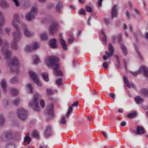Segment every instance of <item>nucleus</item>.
<instances>
[{
  "label": "nucleus",
  "instance_id": "obj_1",
  "mask_svg": "<svg viewBox=\"0 0 148 148\" xmlns=\"http://www.w3.org/2000/svg\"><path fill=\"white\" fill-rule=\"evenodd\" d=\"M59 61V58L52 56H50L47 60H46L45 62L47 66L52 68L54 73L56 75L62 76L63 73L60 70V65L58 63Z\"/></svg>",
  "mask_w": 148,
  "mask_h": 148
},
{
  "label": "nucleus",
  "instance_id": "obj_2",
  "mask_svg": "<svg viewBox=\"0 0 148 148\" xmlns=\"http://www.w3.org/2000/svg\"><path fill=\"white\" fill-rule=\"evenodd\" d=\"M9 64L12 66L10 67L11 71L14 72L17 74L19 73V70L18 68L19 66L18 60L16 57H14L12 61L9 63Z\"/></svg>",
  "mask_w": 148,
  "mask_h": 148
},
{
  "label": "nucleus",
  "instance_id": "obj_3",
  "mask_svg": "<svg viewBox=\"0 0 148 148\" xmlns=\"http://www.w3.org/2000/svg\"><path fill=\"white\" fill-rule=\"evenodd\" d=\"M53 107V105L51 104L47 106L45 110V114L50 116L49 117L46 119V120L47 122H49L50 119L53 118L54 114Z\"/></svg>",
  "mask_w": 148,
  "mask_h": 148
},
{
  "label": "nucleus",
  "instance_id": "obj_4",
  "mask_svg": "<svg viewBox=\"0 0 148 148\" xmlns=\"http://www.w3.org/2000/svg\"><path fill=\"white\" fill-rule=\"evenodd\" d=\"M13 35L14 36V41L12 44V47L13 49L16 50L18 48L16 43L21 38V34L20 32H15Z\"/></svg>",
  "mask_w": 148,
  "mask_h": 148
},
{
  "label": "nucleus",
  "instance_id": "obj_5",
  "mask_svg": "<svg viewBox=\"0 0 148 148\" xmlns=\"http://www.w3.org/2000/svg\"><path fill=\"white\" fill-rule=\"evenodd\" d=\"M28 112L24 108H20L17 111L18 116L22 120H24L27 118L28 115Z\"/></svg>",
  "mask_w": 148,
  "mask_h": 148
},
{
  "label": "nucleus",
  "instance_id": "obj_6",
  "mask_svg": "<svg viewBox=\"0 0 148 148\" xmlns=\"http://www.w3.org/2000/svg\"><path fill=\"white\" fill-rule=\"evenodd\" d=\"M37 9L35 7L32 8L30 12L26 15V18L27 20L30 21L34 19L37 13Z\"/></svg>",
  "mask_w": 148,
  "mask_h": 148
},
{
  "label": "nucleus",
  "instance_id": "obj_7",
  "mask_svg": "<svg viewBox=\"0 0 148 148\" xmlns=\"http://www.w3.org/2000/svg\"><path fill=\"white\" fill-rule=\"evenodd\" d=\"M39 47L40 45L39 43L37 42H35L32 43L31 45H26L25 50L26 52H28L35 50L39 48Z\"/></svg>",
  "mask_w": 148,
  "mask_h": 148
},
{
  "label": "nucleus",
  "instance_id": "obj_8",
  "mask_svg": "<svg viewBox=\"0 0 148 148\" xmlns=\"http://www.w3.org/2000/svg\"><path fill=\"white\" fill-rule=\"evenodd\" d=\"M29 73L31 78L37 85L40 86H42V84L38 79L37 75L34 71L32 70L30 71H29Z\"/></svg>",
  "mask_w": 148,
  "mask_h": 148
},
{
  "label": "nucleus",
  "instance_id": "obj_9",
  "mask_svg": "<svg viewBox=\"0 0 148 148\" xmlns=\"http://www.w3.org/2000/svg\"><path fill=\"white\" fill-rule=\"evenodd\" d=\"M108 49L109 52L107 51H105V52L107 56L104 55L103 56V58L105 60H107L108 58L112 57L113 54L114 49L111 43H109L108 44Z\"/></svg>",
  "mask_w": 148,
  "mask_h": 148
},
{
  "label": "nucleus",
  "instance_id": "obj_10",
  "mask_svg": "<svg viewBox=\"0 0 148 148\" xmlns=\"http://www.w3.org/2000/svg\"><path fill=\"white\" fill-rule=\"evenodd\" d=\"M133 34L135 38L136 39V43H134V45L135 47V49L136 52L138 53V55L139 57L141 59V60H143V58L141 55L140 53V51H139L138 50V46L139 45V42L138 40V36L137 34H136L134 32H133Z\"/></svg>",
  "mask_w": 148,
  "mask_h": 148
},
{
  "label": "nucleus",
  "instance_id": "obj_11",
  "mask_svg": "<svg viewBox=\"0 0 148 148\" xmlns=\"http://www.w3.org/2000/svg\"><path fill=\"white\" fill-rule=\"evenodd\" d=\"M58 24L55 22L52 23L49 29V35L53 36L55 32L57 31L58 29Z\"/></svg>",
  "mask_w": 148,
  "mask_h": 148
},
{
  "label": "nucleus",
  "instance_id": "obj_12",
  "mask_svg": "<svg viewBox=\"0 0 148 148\" xmlns=\"http://www.w3.org/2000/svg\"><path fill=\"white\" fill-rule=\"evenodd\" d=\"M15 22L19 23L20 21L19 19V17L18 14H16L14 16V20L12 22V23L13 26L16 29V32H20L19 30V27L18 25Z\"/></svg>",
  "mask_w": 148,
  "mask_h": 148
},
{
  "label": "nucleus",
  "instance_id": "obj_13",
  "mask_svg": "<svg viewBox=\"0 0 148 148\" xmlns=\"http://www.w3.org/2000/svg\"><path fill=\"white\" fill-rule=\"evenodd\" d=\"M2 139L5 141H8L12 137V134L7 132H5L2 134Z\"/></svg>",
  "mask_w": 148,
  "mask_h": 148
},
{
  "label": "nucleus",
  "instance_id": "obj_14",
  "mask_svg": "<svg viewBox=\"0 0 148 148\" xmlns=\"http://www.w3.org/2000/svg\"><path fill=\"white\" fill-rule=\"evenodd\" d=\"M53 135L52 129L51 126L48 125L46 127L44 132V136L47 138Z\"/></svg>",
  "mask_w": 148,
  "mask_h": 148
},
{
  "label": "nucleus",
  "instance_id": "obj_15",
  "mask_svg": "<svg viewBox=\"0 0 148 148\" xmlns=\"http://www.w3.org/2000/svg\"><path fill=\"white\" fill-rule=\"evenodd\" d=\"M28 106L36 111L39 112L40 110L38 102H30L28 104Z\"/></svg>",
  "mask_w": 148,
  "mask_h": 148
},
{
  "label": "nucleus",
  "instance_id": "obj_16",
  "mask_svg": "<svg viewBox=\"0 0 148 148\" xmlns=\"http://www.w3.org/2000/svg\"><path fill=\"white\" fill-rule=\"evenodd\" d=\"M118 8L116 4H114L112 7L111 13V18H113L117 17L118 13Z\"/></svg>",
  "mask_w": 148,
  "mask_h": 148
},
{
  "label": "nucleus",
  "instance_id": "obj_17",
  "mask_svg": "<svg viewBox=\"0 0 148 148\" xmlns=\"http://www.w3.org/2000/svg\"><path fill=\"white\" fill-rule=\"evenodd\" d=\"M1 84L4 93L7 92V83L5 79H2L1 82Z\"/></svg>",
  "mask_w": 148,
  "mask_h": 148
},
{
  "label": "nucleus",
  "instance_id": "obj_18",
  "mask_svg": "<svg viewBox=\"0 0 148 148\" xmlns=\"http://www.w3.org/2000/svg\"><path fill=\"white\" fill-rule=\"evenodd\" d=\"M49 45L52 48L55 49L58 47L56 44V40L55 38L50 40Z\"/></svg>",
  "mask_w": 148,
  "mask_h": 148
},
{
  "label": "nucleus",
  "instance_id": "obj_19",
  "mask_svg": "<svg viewBox=\"0 0 148 148\" xmlns=\"http://www.w3.org/2000/svg\"><path fill=\"white\" fill-rule=\"evenodd\" d=\"M136 131L138 134H142L145 133V129L142 126H138L136 127Z\"/></svg>",
  "mask_w": 148,
  "mask_h": 148
},
{
  "label": "nucleus",
  "instance_id": "obj_20",
  "mask_svg": "<svg viewBox=\"0 0 148 148\" xmlns=\"http://www.w3.org/2000/svg\"><path fill=\"white\" fill-rule=\"evenodd\" d=\"M0 6L3 8H6L9 7L8 3L6 0H1L0 2Z\"/></svg>",
  "mask_w": 148,
  "mask_h": 148
},
{
  "label": "nucleus",
  "instance_id": "obj_21",
  "mask_svg": "<svg viewBox=\"0 0 148 148\" xmlns=\"http://www.w3.org/2000/svg\"><path fill=\"white\" fill-rule=\"evenodd\" d=\"M62 8V4L59 2L55 7V11L58 13H60Z\"/></svg>",
  "mask_w": 148,
  "mask_h": 148
},
{
  "label": "nucleus",
  "instance_id": "obj_22",
  "mask_svg": "<svg viewBox=\"0 0 148 148\" xmlns=\"http://www.w3.org/2000/svg\"><path fill=\"white\" fill-rule=\"evenodd\" d=\"M140 94L146 97H148V90L146 88H143L140 90Z\"/></svg>",
  "mask_w": 148,
  "mask_h": 148
},
{
  "label": "nucleus",
  "instance_id": "obj_23",
  "mask_svg": "<svg viewBox=\"0 0 148 148\" xmlns=\"http://www.w3.org/2000/svg\"><path fill=\"white\" fill-rule=\"evenodd\" d=\"M41 95L38 93L34 95L32 102H39V101Z\"/></svg>",
  "mask_w": 148,
  "mask_h": 148
},
{
  "label": "nucleus",
  "instance_id": "obj_24",
  "mask_svg": "<svg viewBox=\"0 0 148 148\" xmlns=\"http://www.w3.org/2000/svg\"><path fill=\"white\" fill-rule=\"evenodd\" d=\"M140 68H141V71H143L145 75L147 77H148V68L144 65H142Z\"/></svg>",
  "mask_w": 148,
  "mask_h": 148
},
{
  "label": "nucleus",
  "instance_id": "obj_25",
  "mask_svg": "<svg viewBox=\"0 0 148 148\" xmlns=\"http://www.w3.org/2000/svg\"><path fill=\"white\" fill-rule=\"evenodd\" d=\"M11 51L6 50L4 52V54L5 55V59L6 60H8L10 59V56L11 55Z\"/></svg>",
  "mask_w": 148,
  "mask_h": 148
},
{
  "label": "nucleus",
  "instance_id": "obj_26",
  "mask_svg": "<svg viewBox=\"0 0 148 148\" xmlns=\"http://www.w3.org/2000/svg\"><path fill=\"white\" fill-rule=\"evenodd\" d=\"M60 42L63 49L64 50L67 49V47L66 42L62 38L60 39Z\"/></svg>",
  "mask_w": 148,
  "mask_h": 148
},
{
  "label": "nucleus",
  "instance_id": "obj_27",
  "mask_svg": "<svg viewBox=\"0 0 148 148\" xmlns=\"http://www.w3.org/2000/svg\"><path fill=\"white\" fill-rule=\"evenodd\" d=\"M137 115V113L136 111L132 112L129 113L127 114V116L130 118H132L136 117Z\"/></svg>",
  "mask_w": 148,
  "mask_h": 148
},
{
  "label": "nucleus",
  "instance_id": "obj_28",
  "mask_svg": "<svg viewBox=\"0 0 148 148\" xmlns=\"http://www.w3.org/2000/svg\"><path fill=\"white\" fill-rule=\"evenodd\" d=\"M120 46L123 54L125 56L126 55L127 53V51L126 47L124 44H122Z\"/></svg>",
  "mask_w": 148,
  "mask_h": 148
},
{
  "label": "nucleus",
  "instance_id": "obj_29",
  "mask_svg": "<svg viewBox=\"0 0 148 148\" xmlns=\"http://www.w3.org/2000/svg\"><path fill=\"white\" fill-rule=\"evenodd\" d=\"M123 79L124 82L126 84L127 86L129 88H131V85L130 84L128 80L127 77L124 75L123 76Z\"/></svg>",
  "mask_w": 148,
  "mask_h": 148
},
{
  "label": "nucleus",
  "instance_id": "obj_30",
  "mask_svg": "<svg viewBox=\"0 0 148 148\" xmlns=\"http://www.w3.org/2000/svg\"><path fill=\"white\" fill-rule=\"evenodd\" d=\"M47 94L48 95V98L50 100H51L52 99V97L50 95H51L53 94L54 92L51 90L49 89H47L46 90Z\"/></svg>",
  "mask_w": 148,
  "mask_h": 148
},
{
  "label": "nucleus",
  "instance_id": "obj_31",
  "mask_svg": "<svg viewBox=\"0 0 148 148\" xmlns=\"http://www.w3.org/2000/svg\"><path fill=\"white\" fill-rule=\"evenodd\" d=\"M117 39L118 42L120 44V46L122 44H124L123 43V41L121 36V33L119 34L117 36Z\"/></svg>",
  "mask_w": 148,
  "mask_h": 148
},
{
  "label": "nucleus",
  "instance_id": "obj_32",
  "mask_svg": "<svg viewBox=\"0 0 148 148\" xmlns=\"http://www.w3.org/2000/svg\"><path fill=\"white\" fill-rule=\"evenodd\" d=\"M141 68H140V67L138 70L137 71L133 72L130 71V72L132 75L134 76H137L139 74L141 73L142 71H141Z\"/></svg>",
  "mask_w": 148,
  "mask_h": 148
},
{
  "label": "nucleus",
  "instance_id": "obj_33",
  "mask_svg": "<svg viewBox=\"0 0 148 148\" xmlns=\"http://www.w3.org/2000/svg\"><path fill=\"white\" fill-rule=\"evenodd\" d=\"M29 133H27L26 135V136L24 138V140L23 144L25 145L26 144L25 143V142H28V144H29L31 140V138L29 136Z\"/></svg>",
  "mask_w": 148,
  "mask_h": 148
},
{
  "label": "nucleus",
  "instance_id": "obj_34",
  "mask_svg": "<svg viewBox=\"0 0 148 148\" xmlns=\"http://www.w3.org/2000/svg\"><path fill=\"white\" fill-rule=\"evenodd\" d=\"M18 79L17 77L15 76L12 77L10 80V82L13 84L18 83Z\"/></svg>",
  "mask_w": 148,
  "mask_h": 148
},
{
  "label": "nucleus",
  "instance_id": "obj_35",
  "mask_svg": "<svg viewBox=\"0 0 148 148\" xmlns=\"http://www.w3.org/2000/svg\"><path fill=\"white\" fill-rule=\"evenodd\" d=\"M115 57L116 58V62L115 63V64L117 68L119 69L120 68V62L119 60V57L117 55H115Z\"/></svg>",
  "mask_w": 148,
  "mask_h": 148
},
{
  "label": "nucleus",
  "instance_id": "obj_36",
  "mask_svg": "<svg viewBox=\"0 0 148 148\" xmlns=\"http://www.w3.org/2000/svg\"><path fill=\"white\" fill-rule=\"evenodd\" d=\"M10 92L14 96H16L18 94V90L16 89L11 88Z\"/></svg>",
  "mask_w": 148,
  "mask_h": 148
},
{
  "label": "nucleus",
  "instance_id": "obj_37",
  "mask_svg": "<svg viewBox=\"0 0 148 148\" xmlns=\"http://www.w3.org/2000/svg\"><path fill=\"white\" fill-rule=\"evenodd\" d=\"M42 78L45 81H49V79L48 77V74L47 73H42Z\"/></svg>",
  "mask_w": 148,
  "mask_h": 148
},
{
  "label": "nucleus",
  "instance_id": "obj_38",
  "mask_svg": "<svg viewBox=\"0 0 148 148\" xmlns=\"http://www.w3.org/2000/svg\"><path fill=\"white\" fill-rule=\"evenodd\" d=\"M40 36L42 40H46L48 38V34L46 33H44L41 34Z\"/></svg>",
  "mask_w": 148,
  "mask_h": 148
},
{
  "label": "nucleus",
  "instance_id": "obj_39",
  "mask_svg": "<svg viewBox=\"0 0 148 148\" xmlns=\"http://www.w3.org/2000/svg\"><path fill=\"white\" fill-rule=\"evenodd\" d=\"M33 58L34 59V64H38L40 61V59L36 55H33Z\"/></svg>",
  "mask_w": 148,
  "mask_h": 148
},
{
  "label": "nucleus",
  "instance_id": "obj_40",
  "mask_svg": "<svg viewBox=\"0 0 148 148\" xmlns=\"http://www.w3.org/2000/svg\"><path fill=\"white\" fill-rule=\"evenodd\" d=\"M5 118L2 115H0V125L1 126L4 125L5 122Z\"/></svg>",
  "mask_w": 148,
  "mask_h": 148
},
{
  "label": "nucleus",
  "instance_id": "obj_41",
  "mask_svg": "<svg viewBox=\"0 0 148 148\" xmlns=\"http://www.w3.org/2000/svg\"><path fill=\"white\" fill-rule=\"evenodd\" d=\"M27 89L28 92L29 93H32L33 92V89L32 85L31 84H29L27 85Z\"/></svg>",
  "mask_w": 148,
  "mask_h": 148
},
{
  "label": "nucleus",
  "instance_id": "obj_42",
  "mask_svg": "<svg viewBox=\"0 0 148 148\" xmlns=\"http://www.w3.org/2000/svg\"><path fill=\"white\" fill-rule=\"evenodd\" d=\"M134 100L135 102H143L144 101L143 98L139 96L135 97L134 98Z\"/></svg>",
  "mask_w": 148,
  "mask_h": 148
},
{
  "label": "nucleus",
  "instance_id": "obj_43",
  "mask_svg": "<svg viewBox=\"0 0 148 148\" xmlns=\"http://www.w3.org/2000/svg\"><path fill=\"white\" fill-rule=\"evenodd\" d=\"M24 34L27 37H30L32 36L27 28H26L25 30Z\"/></svg>",
  "mask_w": 148,
  "mask_h": 148
},
{
  "label": "nucleus",
  "instance_id": "obj_44",
  "mask_svg": "<svg viewBox=\"0 0 148 148\" xmlns=\"http://www.w3.org/2000/svg\"><path fill=\"white\" fill-rule=\"evenodd\" d=\"M15 145L13 143H9L6 145V148H14Z\"/></svg>",
  "mask_w": 148,
  "mask_h": 148
},
{
  "label": "nucleus",
  "instance_id": "obj_45",
  "mask_svg": "<svg viewBox=\"0 0 148 148\" xmlns=\"http://www.w3.org/2000/svg\"><path fill=\"white\" fill-rule=\"evenodd\" d=\"M73 107H71L70 106L68 110L66 115V117L68 118L69 117V115L71 114V112L73 111Z\"/></svg>",
  "mask_w": 148,
  "mask_h": 148
},
{
  "label": "nucleus",
  "instance_id": "obj_46",
  "mask_svg": "<svg viewBox=\"0 0 148 148\" xmlns=\"http://www.w3.org/2000/svg\"><path fill=\"white\" fill-rule=\"evenodd\" d=\"M62 79L60 78L58 79L56 81V84L59 86H61L62 84Z\"/></svg>",
  "mask_w": 148,
  "mask_h": 148
},
{
  "label": "nucleus",
  "instance_id": "obj_47",
  "mask_svg": "<svg viewBox=\"0 0 148 148\" xmlns=\"http://www.w3.org/2000/svg\"><path fill=\"white\" fill-rule=\"evenodd\" d=\"M139 105H141L142 108L145 110L148 109V105H145L143 104V102H136Z\"/></svg>",
  "mask_w": 148,
  "mask_h": 148
},
{
  "label": "nucleus",
  "instance_id": "obj_48",
  "mask_svg": "<svg viewBox=\"0 0 148 148\" xmlns=\"http://www.w3.org/2000/svg\"><path fill=\"white\" fill-rule=\"evenodd\" d=\"M32 136L37 138H39V136L38 135V133L37 131H35L33 132Z\"/></svg>",
  "mask_w": 148,
  "mask_h": 148
},
{
  "label": "nucleus",
  "instance_id": "obj_49",
  "mask_svg": "<svg viewBox=\"0 0 148 148\" xmlns=\"http://www.w3.org/2000/svg\"><path fill=\"white\" fill-rule=\"evenodd\" d=\"M85 8L87 12H92V8L88 5H86L85 6Z\"/></svg>",
  "mask_w": 148,
  "mask_h": 148
},
{
  "label": "nucleus",
  "instance_id": "obj_50",
  "mask_svg": "<svg viewBox=\"0 0 148 148\" xmlns=\"http://www.w3.org/2000/svg\"><path fill=\"white\" fill-rule=\"evenodd\" d=\"M79 13L81 14L85 15L86 11L84 9H81L79 11Z\"/></svg>",
  "mask_w": 148,
  "mask_h": 148
},
{
  "label": "nucleus",
  "instance_id": "obj_51",
  "mask_svg": "<svg viewBox=\"0 0 148 148\" xmlns=\"http://www.w3.org/2000/svg\"><path fill=\"white\" fill-rule=\"evenodd\" d=\"M125 14L127 16L128 19H130V14L128 10H127L125 12Z\"/></svg>",
  "mask_w": 148,
  "mask_h": 148
},
{
  "label": "nucleus",
  "instance_id": "obj_52",
  "mask_svg": "<svg viewBox=\"0 0 148 148\" xmlns=\"http://www.w3.org/2000/svg\"><path fill=\"white\" fill-rule=\"evenodd\" d=\"M12 0L13 1V2H14V3L15 5L16 6H18L19 5L20 3L18 1V0Z\"/></svg>",
  "mask_w": 148,
  "mask_h": 148
},
{
  "label": "nucleus",
  "instance_id": "obj_53",
  "mask_svg": "<svg viewBox=\"0 0 148 148\" xmlns=\"http://www.w3.org/2000/svg\"><path fill=\"white\" fill-rule=\"evenodd\" d=\"M61 122L63 124H65L66 123V119L64 116H63L61 120Z\"/></svg>",
  "mask_w": 148,
  "mask_h": 148
},
{
  "label": "nucleus",
  "instance_id": "obj_54",
  "mask_svg": "<svg viewBox=\"0 0 148 148\" xmlns=\"http://www.w3.org/2000/svg\"><path fill=\"white\" fill-rule=\"evenodd\" d=\"M103 21L106 24L108 25L110 22V20L109 19L105 18L104 19Z\"/></svg>",
  "mask_w": 148,
  "mask_h": 148
},
{
  "label": "nucleus",
  "instance_id": "obj_55",
  "mask_svg": "<svg viewBox=\"0 0 148 148\" xmlns=\"http://www.w3.org/2000/svg\"><path fill=\"white\" fill-rule=\"evenodd\" d=\"M108 63L106 62H104L103 64V66L106 69L108 68Z\"/></svg>",
  "mask_w": 148,
  "mask_h": 148
},
{
  "label": "nucleus",
  "instance_id": "obj_56",
  "mask_svg": "<svg viewBox=\"0 0 148 148\" xmlns=\"http://www.w3.org/2000/svg\"><path fill=\"white\" fill-rule=\"evenodd\" d=\"M101 133L103 134V136L106 138H108L107 133L104 131H102Z\"/></svg>",
  "mask_w": 148,
  "mask_h": 148
},
{
  "label": "nucleus",
  "instance_id": "obj_57",
  "mask_svg": "<svg viewBox=\"0 0 148 148\" xmlns=\"http://www.w3.org/2000/svg\"><path fill=\"white\" fill-rule=\"evenodd\" d=\"M123 61L124 63L125 68L126 70H127V66L126 62V61L125 60V59H123Z\"/></svg>",
  "mask_w": 148,
  "mask_h": 148
},
{
  "label": "nucleus",
  "instance_id": "obj_58",
  "mask_svg": "<svg viewBox=\"0 0 148 148\" xmlns=\"http://www.w3.org/2000/svg\"><path fill=\"white\" fill-rule=\"evenodd\" d=\"M112 42L114 43H115L116 36H112Z\"/></svg>",
  "mask_w": 148,
  "mask_h": 148
},
{
  "label": "nucleus",
  "instance_id": "obj_59",
  "mask_svg": "<svg viewBox=\"0 0 148 148\" xmlns=\"http://www.w3.org/2000/svg\"><path fill=\"white\" fill-rule=\"evenodd\" d=\"M79 102H74V103L72 104L71 106H70V107H72L74 106H78Z\"/></svg>",
  "mask_w": 148,
  "mask_h": 148
},
{
  "label": "nucleus",
  "instance_id": "obj_60",
  "mask_svg": "<svg viewBox=\"0 0 148 148\" xmlns=\"http://www.w3.org/2000/svg\"><path fill=\"white\" fill-rule=\"evenodd\" d=\"M109 95L113 99H114L115 98V94L112 93H110L109 94Z\"/></svg>",
  "mask_w": 148,
  "mask_h": 148
},
{
  "label": "nucleus",
  "instance_id": "obj_61",
  "mask_svg": "<svg viewBox=\"0 0 148 148\" xmlns=\"http://www.w3.org/2000/svg\"><path fill=\"white\" fill-rule=\"evenodd\" d=\"M102 40L104 42H106L107 41V37L106 35H103V36L102 38Z\"/></svg>",
  "mask_w": 148,
  "mask_h": 148
},
{
  "label": "nucleus",
  "instance_id": "obj_62",
  "mask_svg": "<svg viewBox=\"0 0 148 148\" xmlns=\"http://www.w3.org/2000/svg\"><path fill=\"white\" fill-rule=\"evenodd\" d=\"M98 6H101L102 4V1L103 0H98Z\"/></svg>",
  "mask_w": 148,
  "mask_h": 148
},
{
  "label": "nucleus",
  "instance_id": "obj_63",
  "mask_svg": "<svg viewBox=\"0 0 148 148\" xmlns=\"http://www.w3.org/2000/svg\"><path fill=\"white\" fill-rule=\"evenodd\" d=\"M53 4H51L47 6V8L49 9H51L53 7Z\"/></svg>",
  "mask_w": 148,
  "mask_h": 148
},
{
  "label": "nucleus",
  "instance_id": "obj_64",
  "mask_svg": "<svg viewBox=\"0 0 148 148\" xmlns=\"http://www.w3.org/2000/svg\"><path fill=\"white\" fill-rule=\"evenodd\" d=\"M74 41V39H71L70 38H69L68 43H71Z\"/></svg>",
  "mask_w": 148,
  "mask_h": 148
}]
</instances>
